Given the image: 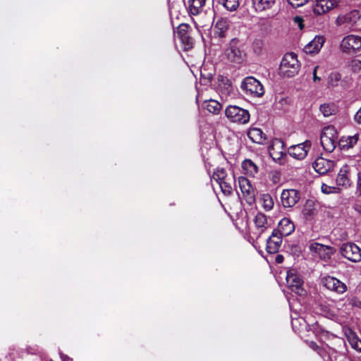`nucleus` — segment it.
I'll return each mask as SVG.
<instances>
[{"instance_id":"12","label":"nucleus","mask_w":361,"mask_h":361,"mask_svg":"<svg viewBox=\"0 0 361 361\" xmlns=\"http://www.w3.org/2000/svg\"><path fill=\"white\" fill-rule=\"evenodd\" d=\"M340 252L343 257L353 262L361 261V249L355 243H344L341 247Z\"/></svg>"},{"instance_id":"15","label":"nucleus","mask_w":361,"mask_h":361,"mask_svg":"<svg viewBox=\"0 0 361 361\" xmlns=\"http://www.w3.org/2000/svg\"><path fill=\"white\" fill-rule=\"evenodd\" d=\"M322 281L324 286L327 289L338 294H343L347 290V286L334 276H324L322 278Z\"/></svg>"},{"instance_id":"11","label":"nucleus","mask_w":361,"mask_h":361,"mask_svg":"<svg viewBox=\"0 0 361 361\" xmlns=\"http://www.w3.org/2000/svg\"><path fill=\"white\" fill-rule=\"evenodd\" d=\"M350 313L347 300L343 298L337 301L335 306L326 312L327 316L340 322H344L345 317Z\"/></svg>"},{"instance_id":"44","label":"nucleus","mask_w":361,"mask_h":361,"mask_svg":"<svg viewBox=\"0 0 361 361\" xmlns=\"http://www.w3.org/2000/svg\"><path fill=\"white\" fill-rule=\"evenodd\" d=\"M271 180L274 183H278L280 181V173L277 171L271 173Z\"/></svg>"},{"instance_id":"24","label":"nucleus","mask_w":361,"mask_h":361,"mask_svg":"<svg viewBox=\"0 0 361 361\" xmlns=\"http://www.w3.org/2000/svg\"><path fill=\"white\" fill-rule=\"evenodd\" d=\"M345 336L351 347L358 352H361V340L351 329L343 328Z\"/></svg>"},{"instance_id":"42","label":"nucleus","mask_w":361,"mask_h":361,"mask_svg":"<svg viewBox=\"0 0 361 361\" xmlns=\"http://www.w3.org/2000/svg\"><path fill=\"white\" fill-rule=\"evenodd\" d=\"M181 42L187 46L185 49L190 48L192 45V38L188 35L186 36H183L181 39H180Z\"/></svg>"},{"instance_id":"30","label":"nucleus","mask_w":361,"mask_h":361,"mask_svg":"<svg viewBox=\"0 0 361 361\" xmlns=\"http://www.w3.org/2000/svg\"><path fill=\"white\" fill-rule=\"evenodd\" d=\"M243 173L249 176L255 177L259 171L257 164L251 159H245L242 163Z\"/></svg>"},{"instance_id":"35","label":"nucleus","mask_w":361,"mask_h":361,"mask_svg":"<svg viewBox=\"0 0 361 361\" xmlns=\"http://www.w3.org/2000/svg\"><path fill=\"white\" fill-rule=\"evenodd\" d=\"M320 111L324 116H329L335 112V107L329 104H324L320 106Z\"/></svg>"},{"instance_id":"16","label":"nucleus","mask_w":361,"mask_h":361,"mask_svg":"<svg viewBox=\"0 0 361 361\" xmlns=\"http://www.w3.org/2000/svg\"><path fill=\"white\" fill-rule=\"evenodd\" d=\"M238 183L245 201L249 204H252L255 201V191L250 180L245 177L240 176L238 178Z\"/></svg>"},{"instance_id":"8","label":"nucleus","mask_w":361,"mask_h":361,"mask_svg":"<svg viewBox=\"0 0 361 361\" xmlns=\"http://www.w3.org/2000/svg\"><path fill=\"white\" fill-rule=\"evenodd\" d=\"M286 283L288 287L297 295L304 296L307 292L303 287V280L300 275L295 269L287 271Z\"/></svg>"},{"instance_id":"50","label":"nucleus","mask_w":361,"mask_h":361,"mask_svg":"<svg viewBox=\"0 0 361 361\" xmlns=\"http://www.w3.org/2000/svg\"><path fill=\"white\" fill-rule=\"evenodd\" d=\"M61 357L63 361H68L69 360L67 355H61Z\"/></svg>"},{"instance_id":"46","label":"nucleus","mask_w":361,"mask_h":361,"mask_svg":"<svg viewBox=\"0 0 361 361\" xmlns=\"http://www.w3.org/2000/svg\"><path fill=\"white\" fill-rule=\"evenodd\" d=\"M355 118L357 122L361 123V107L356 113Z\"/></svg>"},{"instance_id":"32","label":"nucleus","mask_w":361,"mask_h":361,"mask_svg":"<svg viewBox=\"0 0 361 361\" xmlns=\"http://www.w3.org/2000/svg\"><path fill=\"white\" fill-rule=\"evenodd\" d=\"M203 108L210 113L216 114L220 111L221 104L216 100L209 99L204 102Z\"/></svg>"},{"instance_id":"14","label":"nucleus","mask_w":361,"mask_h":361,"mask_svg":"<svg viewBox=\"0 0 361 361\" xmlns=\"http://www.w3.org/2000/svg\"><path fill=\"white\" fill-rule=\"evenodd\" d=\"M300 192L295 189H284L281 194V202L283 207L291 208L300 200Z\"/></svg>"},{"instance_id":"22","label":"nucleus","mask_w":361,"mask_h":361,"mask_svg":"<svg viewBox=\"0 0 361 361\" xmlns=\"http://www.w3.org/2000/svg\"><path fill=\"white\" fill-rule=\"evenodd\" d=\"M282 235L275 230L267 240V251L274 254L278 252L282 243Z\"/></svg>"},{"instance_id":"17","label":"nucleus","mask_w":361,"mask_h":361,"mask_svg":"<svg viewBox=\"0 0 361 361\" xmlns=\"http://www.w3.org/2000/svg\"><path fill=\"white\" fill-rule=\"evenodd\" d=\"M310 147L311 142L307 140L302 143L289 147L288 153L296 159H303L307 157Z\"/></svg>"},{"instance_id":"47","label":"nucleus","mask_w":361,"mask_h":361,"mask_svg":"<svg viewBox=\"0 0 361 361\" xmlns=\"http://www.w3.org/2000/svg\"><path fill=\"white\" fill-rule=\"evenodd\" d=\"M309 346L313 349L314 350H318L319 349V346L317 345V344L314 342V341H311L309 343Z\"/></svg>"},{"instance_id":"28","label":"nucleus","mask_w":361,"mask_h":361,"mask_svg":"<svg viewBox=\"0 0 361 361\" xmlns=\"http://www.w3.org/2000/svg\"><path fill=\"white\" fill-rule=\"evenodd\" d=\"M276 3V0H252V6L255 11L262 12L271 9Z\"/></svg>"},{"instance_id":"10","label":"nucleus","mask_w":361,"mask_h":361,"mask_svg":"<svg viewBox=\"0 0 361 361\" xmlns=\"http://www.w3.org/2000/svg\"><path fill=\"white\" fill-rule=\"evenodd\" d=\"M341 51L346 54H353L361 50V37L348 35L343 38L340 44Z\"/></svg>"},{"instance_id":"29","label":"nucleus","mask_w":361,"mask_h":361,"mask_svg":"<svg viewBox=\"0 0 361 361\" xmlns=\"http://www.w3.org/2000/svg\"><path fill=\"white\" fill-rule=\"evenodd\" d=\"M359 140V135L355 134L352 136H343L338 141V145L341 149H348L355 146Z\"/></svg>"},{"instance_id":"31","label":"nucleus","mask_w":361,"mask_h":361,"mask_svg":"<svg viewBox=\"0 0 361 361\" xmlns=\"http://www.w3.org/2000/svg\"><path fill=\"white\" fill-rule=\"evenodd\" d=\"M205 0H190L188 1V11L191 15L199 14L204 6Z\"/></svg>"},{"instance_id":"54","label":"nucleus","mask_w":361,"mask_h":361,"mask_svg":"<svg viewBox=\"0 0 361 361\" xmlns=\"http://www.w3.org/2000/svg\"><path fill=\"white\" fill-rule=\"evenodd\" d=\"M201 75H202V77H204V74L202 73V71H201Z\"/></svg>"},{"instance_id":"38","label":"nucleus","mask_w":361,"mask_h":361,"mask_svg":"<svg viewBox=\"0 0 361 361\" xmlns=\"http://www.w3.org/2000/svg\"><path fill=\"white\" fill-rule=\"evenodd\" d=\"M264 48V42L262 40H257L253 44V51L257 55L262 53Z\"/></svg>"},{"instance_id":"48","label":"nucleus","mask_w":361,"mask_h":361,"mask_svg":"<svg viewBox=\"0 0 361 361\" xmlns=\"http://www.w3.org/2000/svg\"><path fill=\"white\" fill-rule=\"evenodd\" d=\"M283 257L282 255H278L276 258V260L278 263H281L283 262Z\"/></svg>"},{"instance_id":"33","label":"nucleus","mask_w":361,"mask_h":361,"mask_svg":"<svg viewBox=\"0 0 361 361\" xmlns=\"http://www.w3.org/2000/svg\"><path fill=\"white\" fill-rule=\"evenodd\" d=\"M260 202L262 208L267 212L271 210L274 207V200L269 193L262 194L260 197Z\"/></svg>"},{"instance_id":"3","label":"nucleus","mask_w":361,"mask_h":361,"mask_svg":"<svg viewBox=\"0 0 361 361\" xmlns=\"http://www.w3.org/2000/svg\"><path fill=\"white\" fill-rule=\"evenodd\" d=\"M224 57L229 63L233 64H241L246 59L245 52L240 48L239 40L236 38L232 39L228 46L225 49Z\"/></svg>"},{"instance_id":"21","label":"nucleus","mask_w":361,"mask_h":361,"mask_svg":"<svg viewBox=\"0 0 361 361\" xmlns=\"http://www.w3.org/2000/svg\"><path fill=\"white\" fill-rule=\"evenodd\" d=\"M326 41L323 35H316L312 40L307 44L303 51L306 54H315L319 53Z\"/></svg>"},{"instance_id":"49","label":"nucleus","mask_w":361,"mask_h":361,"mask_svg":"<svg viewBox=\"0 0 361 361\" xmlns=\"http://www.w3.org/2000/svg\"><path fill=\"white\" fill-rule=\"evenodd\" d=\"M212 78V74L209 73L206 77L205 79L207 80V82H210Z\"/></svg>"},{"instance_id":"27","label":"nucleus","mask_w":361,"mask_h":361,"mask_svg":"<svg viewBox=\"0 0 361 361\" xmlns=\"http://www.w3.org/2000/svg\"><path fill=\"white\" fill-rule=\"evenodd\" d=\"M247 135L255 143L263 144L266 140V135L258 128H250L247 132Z\"/></svg>"},{"instance_id":"36","label":"nucleus","mask_w":361,"mask_h":361,"mask_svg":"<svg viewBox=\"0 0 361 361\" xmlns=\"http://www.w3.org/2000/svg\"><path fill=\"white\" fill-rule=\"evenodd\" d=\"M322 192L324 194L337 193L339 191L338 188L330 186L326 183H322L321 186Z\"/></svg>"},{"instance_id":"9","label":"nucleus","mask_w":361,"mask_h":361,"mask_svg":"<svg viewBox=\"0 0 361 361\" xmlns=\"http://www.w3.org/2000/svg\"><path fill=\"white\" fill-rule=\"evenodd\" d=\"M361 18V11L357 9L347 13H341L335 20L337 26L351 28Z\"/></svg>"},{"instance_id":"20","label":"nucleus","mask_w":361,"mask_h":361,"mask_svg":"<svg viewBox=\"0 0 361 361\" xmlns=\"http://www.w3.org/2000/svg\"><path fill=\"white\" fill-rule=\"evenodd\" d=\"M255 229L253 235L257 238L262 234L269 226L267 216L262 213L258 212L254 219Z\"/></svg>"},{"instance_id":"5","label":"nucleus","mask_w":361,"mask_h":361,"mask_svg":"<svg viewBox=\"0 0 361 361\" xmlns=\"http://www.w3.org/2000/svg\"><path fill=\"white\" fill-rule=\"evenodd\" d=\"M240 88L247 96L252 97H260L264 93V87L261 82L254 77L249 76L243 79Z\"/></svg>"},{"instance_id":"19","label":"nucleus","mask_w":361,"mask_h":361,"mask_svg":"<svg viewBox=\"0 0 361 361\" xmlns=\"http://www.w3.org/2000/svg\"><path fill=\"white\" fill-rule=\"evenodd\" d=\"M269 152L275 161L281 164L282 158L286 156L283 142L277 139L274 140L269 148Z\"/></svg>"},{"instance_id":"43","label":"nucleus","mask_w":361,"mask_h":361,"mask_svg":"<svg viewBox=\"0 0 361 361\" xmlns=\"http://www.w3.org/2000/svg\"><path fill=\"white\" fill-rule=\"evenodd\" d=\"M320 69L321 68H319V66H317L314 68V70L312 72V76H313V81L314 82L321 81V77L317 75V73Z\"/></svg>"},{"instance_id":"45","label":"nucleus","mask_w":361,"mask_h":361,"mask_svg":"<svg viewBox=\"0 0 361 361\" xmlns=\"http://www.w3.org/2000/svg\"><path fill=\"white\" fill-rule=\"evenodd\" d=\"M357 191L361 195V171L357 173Z\"/></svg>"},{"instance_id":"4","label":"nucleus","mask_w":361,"mask_h":361,"mask_svg":"<svg viewBox=\"0 0 361 361\" xmlns=\"http://www.w3.org/2000/svg\"><path fill=\"white\" fill-rule=\"evenodd\" d=\"M300 70V63L297 55L294 53H287L284 55L280 64V73L283 76L293 77Z\"/></svg>"},{"instance_id":"2","label":"nucleus","mask_w":361,"mask_h":361,"mask_svg":"<svg viewBox=\"0 0 361 361\" xmlns=\"http://www.w3.org/2000/svg\"><path fill=\"white\" fill-rule=\"evenodd\" d=\"M361 168V156L349 159L348 163L342 166L338 173L336 181L338 186L348 188L352 183L350 178L351 167Z\"/></svg>"},{"instance_id":"52","label":"nucleus","mask_w":361,"mask_h":361,"mask_svg":"<svg viewBox=\"0 0 361 361\" xmlns=\"http://www.w3.org/2000/svg\"><path fill=\"white\" fill-rule=\"evenodd\" d=\"M309 214V212H306V209H305V210H304V214H305V215H307V214Z\"/></svg>"},{"instance_id":"26","label":"nucleus","mask_w":361,"mask_h":361,"mask_svg":"<svg viewBox=\"0 0 361 361\" xmlns=\"http://www.w3.org/2000/svg\"><path fill=\"white\" fill-rule=\"evenodd\" d=\"M235 177L231 174L228 178L218 183L222 192L226 195H229L232 193L233 186L235 185Z\"/></svg>"},{"instance_id":"18","label":"nucleus","mask_w":361,"mask_h":361,"mask_svg":"<svg viewBox=\"0 0 361 361\" xmlns=\"http://www.w3.org/2000/svg\"><path fill=\"white\" fill-rule=\"evenodd\" d=\"M312 166L318 173L326 174L334 169L335 167V162L332 160L319 157L315 159Z\"/></svg>"},{"instance_id":"41","label":"nucleus","mask_w":361,"mask_h":361,"mask_svg":"<svg viewBox=\"0 0 361 361\" xmlns=\"http://www.w3.org/2000/svg\"><path fill=\"white\" fill-rule=\"evenodd\" d=\"M293 7H299L305 4L308 0H287Z\"/></svg>"},{"instance_id":"37","label":"nucleus","mask_w":361,"mask_h":361,"mask_svg":"<svg viewBox=\"0 0 361 361\" xmlns=\"http://www.w3.org/2000/svg\"><path fill=\"white\" fill-rule=\"evenodd\" d=\"M349 307L350 312L353 307L361 308V301L355 297L348 298L346 299Z\"/></svg>"},{"instance_id":"51","label":"nucleus","mask_w":361,"mask_h":361,"mask_svg":"<svg viewBox=\"0 0 361 361\" xmlns=\"http://www.w3.org/2000/svg\"><path fill=\"white\" fill-rule=\"evenodd\" d=\"M326 307L325 305L322 306V310H323L324 312H326V310H325Z\"/></svg>"},{"instance_id":"1","label":"nucleus","mask_w":361,"mask_h":361,"mask_svg":"<svg viewBox=\"0 0 361 361\" xmlns=\"http://www.w3.org/2000/svg\"><path fill=\"white\" fill-rule=\"evenodd\" d=\"M307 247L310 254L314 259H319L324 262H329L336 252L334 247L319 243L314 240L308 242Z\"/></svg>"},{"instance_id":"53","label":"nucleus","mask_w":361,"mask_h":361,"mask_svg":"<svg viewBox=\"0 0 361 361\" xmlns=\"http://www.w3.org/2000/svg\"><path fill=\"white\" fill-rule=\"evenodd\" d=\"M355 64H357V63H361V61H355Z\"/></svg>"},{"instance_id":"13","label":"nucleus","mask_w":361,"mask_h":361,"mask_svg":"<svg viewBox=\"0 0 361 361\" xmlns=\"http://www.w3.org/2000/svg\"><path fill=\"white\" fill-rule=\"evenodd\" d=\"M341 0H315L313 4V12L315 15L326 14L338 7Z\"/></svg>"},{"instance_id":"7","label":"nucleus","mask_w":361,"mask_h":361,"mask_svg":"<svg viewBox=\"0 0 361 361\" xmlns=\"http://www.w3.org/2000/svg\"><path fill=\"white\" fill-rule=\"evenodd\" d=\"M320 142L325 151L333 152L338 143L335 128L333 126L325 127L322 132Z\"/></svg>"},{"instance_id":"34","label":"nucleus","mask_w":361,"mask_h":361,"mask_svg":"<svg viewBox=\"0 0 361 361\" xmlns=\"http://www.w3.org/2000/svg\"><path fill=\"white\" fill-rule=\"evenodd\" d=\"M228 177L224 169H217L213 173V178L217 183Z\"/></svg>"},{"instance_id":"25","label":"nucleus","mask_w":361,"mask_h":361,"mask_svg":"<svg viewBox=\"0 0 361 361\" xmlns=\"http://www.w3.org/2000/svg\"><path fill=\"white\" fill-rule=\"evenodd\" d=\"M295 230L294 224L288 218L282 219L278 226V231L281 235L287 236Z\"/></svg>"},{"instance_id":"6","label":"nucleus","mask_w":361,"mask_h":361,"mask_svg":"<svg viewBox=\"0 0 361 361\" xmlns=\"http://www.w3.org/2000/svg\"><path fill=\"white\" fill-rule=\"evenodd\" d=\"M226 118L232 123L246 124L250 120V113L247 110L238 106L230 105L225 110Z\"/></svg>"},{"instance_id":"23","label":"nucleus","mask_w":361,"mask_h":361,"mask_svg":"<svg viewBox=\"0 0 361 361\" xmlns=\"http://www.w3.org/2000/svg\"><path fill=\"white\" fill-rule=\"evenodd\" d=\"M230 25L228 18H220L215 23L213 27V33L215 37L224 38Z\"/></svg>"},{"instance_id":"39","label":"nucleus","mask_w":361,"mask_h":361,"mask_svg":"<svg viewBox=\"0 0 361 361\" xmlns=\"http://www.w3.org/2000/svg\"><path fill=\"white\" fill-rule=\"evenodd\" d=\"M187 30H188V26L186 25L182 24L180 25H179V27H178V31H177L178 37L179 39H181L183 37V36L185 37V36L188 35Z\"/></svg>"},{"instance_id":"40","label":"nucleus","mask_w":361,"mask_h":361,"mask_svg":"<svg viewBox=\"0 0 361 361\" xmlns=\"http://www.w3.org/2000/svg\"><path fill=\"white\" fill-rule=\"evenodd\" d=\"M293 21L295 25L298 27V28L302 30L304 28V20L300 16H295L293 19Z\"/></svg>"}]
</instances>
